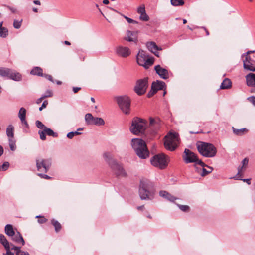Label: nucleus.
Segmentation results:
<instances>
[{
    "instance_id": "6",
    "label": "nucleus",
    "mask_w": 255,
    "mask_h": 255,
    "mask_svg": "<svg viewBox=\"0 0 255 255\" xmlns=\"http://www.w3.org/2000/svg\"><path fill=\"white\" fill-rule=\"evenodd\" d=\"M152 184L148 180L143 179L140 181L139 194L142 200L151 199L152 193L150 191Z\"/></svg>"
},
{
    "instance_id": "2",
    "label": "nucleus",
    "mask_w": 255,
    "mask_h": 255,
    "mask_svg": "<svg viewBox=\"0 0 255 255\" xmlns=\"http://www.w3.org/2000/svg\"><path fill=\"white\" fill-rule=\"evenodd\" d=\"M105 160L109 164L113 172L117 176L126 177L127 174L123 166L112 158L110 153L106 152L103 154Z\"/></svg>"
},
{
    "instance_id": "7",
    "label": "nucleus",
    "mask_w": 255,
    "mask_h": 255,
    "mask_svg": "<svg viewBox=\"0 0 255 255\" xmlns=\"http://www.w3.org/2000/svg\"><path fill=\"white\" fill-rule=\"evenodd\" d=\"M179 144V134L177 133L170 132L165 137V147L170 151H174Z\"/></svg>"
},
{
    "instance_id": "14",
    "label": "nucleus",
    "mask_w": 255,
    "mask_h": 255,
    "mask_svg": "<svg viewBox=\"0 0 255 255\" xmlns=\"http://www.w3.org/2000/svg\"><path fill=\"white\" fill-rule=\"evenodd\" d=\"M147 87V79H140L137 81L134 91L137 95H142L145 93Z\"/></svg>"
},
{
    "instance_id": "52",
    "label": "nucleus",
    "mask_w": 255,
    "mask_h": 255,
    "mask_svg": "<svg viewBox=\"0 0 255 255\" xmlns=\"http://www.w3.org/2000/svg\"><path fill=\"white\" fill-rule=\"evenodd\" d=\"M43 77H44L46 79H48L49 81H51L52 82H54V80H53V77H52V76L51 75H48V74H43Z\"/></svg>"
},
{
    "instance_id": "16",
    "label": "nucleus",
    "mask_w": 255,
    "mask_h": 255,
    "mask_svg": "<svg viewBox=\"0 0 255 255\" xmlns=\"http://www.w3.org/2000/svg\"><path fill=\"white\" fill-rule=\"evenodd\" d=\"M116 54L122 57H127L131 54L129 48L128 47L119 46L116 49Z\"/></svg>"
},
{
    "instance_id": "39",
    "label": "nucleus",
    "mask_w": 255,
    "mask_h": 255,
    "mask_svg": "<svg viewBox=\"0 0 255 255\" xmlns=\"http://www.w3.org/2000/svg\"><path fill=\"white\" fill-rule=\"evenodd\" d=\"M80 128H78L77 131L75 132H70L67 135V137L69 139H72L75 135H78L80 134Z\"/></svg>"
},
{
    "instance_id": "8",
    "label": "nucleus",
    "mask_w": 255,
    "mask_h": 255,
    "mask_svg": "<svg viewBox=\"0 0 255 255\" xmlns=\"http://www.w3.org/2000/svg\"><path fill=\"white\" fill-rule=\"evenodd\" d=\"M255 51H249L243 55V66L245 69L255 71Z\"/></svg>"
},
{
    "instance_id": "30",
    "label": "nucleus",
    "mask_w": 255,
    "mask_h": 255,
    "mask_svg": "<svg viewBox=\"0 0 255 255\" xmlns=\"http://www.w3.org/2000/svg\"><path fill=\"white\" fill-rule=\"evenodd\" d=\"M0 243L4 246L5 250L10 249L9 243L3 234H0Z\"/></svg>"
},
{
    "instance_id": "60",
    "label": "nucleus",
    "mask_w": 255,
    "mask_h": 255,
    "mask_svg": "<svg viewBox=\"0 0 255 255\" xmlns=\"http://www.w3.org/2000/svg\"><path fill=\"white\" fill-rule=\"evenodd\" d=\"M3 148L2 146L0 145V157L3 154Z\"/></svg>"
},
{
    "instance_id": "59",
    "label": "nucleus",
    "mask_w": 255,
    "mask_h": 255,
    "mask_svg": "<svg viewBox=\"0 0 255 255\" xmlns=\"http://www.w3.org/2000/svg\"><path fill=\"white\" fill-rule=\"evenodd\" d=\"M73 90L75 93H76L80 90V88L79 87H73Z\"/></svg>"
},
{
    "instance_id": "5",
    "label": "nucleus",
    "mask_w": 255,
    "mask_h": 255,
    "mask_svg": "<svg viewBox=\"0 0 255 255\" xmlns=\"http://www.w3.org/2000/svg\"><path fill=\"white\" fill-rule=\"evenodd\" d=\"M196 145L199 152L203 156L213 157L216 154V148L211 143L200 141L197 143Z\"/></svg>"
},
{
    "instance_id": "25",
    "label": "nucleus",
    "mask_w": 255,
    "mask_h": 255,
    "mask_svg": "<svg viewBox=\"0 0 255 255\" xmlns=\"http://www.w3.org/2000/svg\"><path fill=\"white\" fill-rule=\"evenodd\" d=\"M160 125V120L158 118H149V127L157 129L159 128Z\"/></svg>"
},
{
    "instance_id": "26",
    "label": "nucleus",
    "mask_w": 255,
    "mask_h": 255,
    "mask_svg": "<svg viewBox=\"0 0 255 255\" xmlns=\"http://www.w3.org/2000/svg\"><path fill=\"white\" fill-rule=\"evenodd\" d=\"M8 78L14 81H19L21 80V75L17 72L14 71L10 69L9 74H8Z\"/></svg>"
},
{
    "instance_id": "57",
    "label": "nucleus",
    "mask_w": 255,
    "mask_h": 255,
    "mask_svg": "<svg viewBox=\"0 0 255 255\" xmlns=\"http://www.w3.org/2000/svg\"><path fill=\"white\" fill-rule=\"evenodd\" d=\"M155 93H156V91H154V90H152V89H151V90L149 92V93H148V97H151L152 95H153Z\"/></svg>"
},
{
    "instance_id": "17",
    "label": "nucleus",
    "mask_w": 255,
    "mask_h": 255,
    "mask_svg": "<svg viewBox=\"0 0 255 255\" xmlns=\"http://www.w3.org/2000/svg\"><path fill=\"white\" fill-rule=\"evenodd\" d=\"M137 34L138 32L137 31L128 30L124 39L128 42H133L135 43H137L138 42Z\"/></svg>"
},
{
    "instance_id": "64",
    "label": "nucleus",
    "mask_w": 255,
    "mask_h": 255,
    "mask_svg": "<svg viewBox=\"0 0 255 255\" xmlns=\"http://www.w3.org/2000/svg\"><path fill=\"white\" fill-rule=\"evenodd\" d=\"M103 3L104 4H108L109 3V1L108 0H104L103 1Z\"/></svg>"
},
{
    "instance_id": "33",
    "label": "nucleus",
    "mask_w": 255,
    "mask_h": 255,
    "mask_svg": "<svg viewBox=\"0 0 255 255\" xmlns=\"http://www.w3.org/2000/svg\"><path fill=\"white\" fill-rule=\"evenodd\" d=\"M5 233L9 236H13L15 232L14 231L13 227L10 224H7L5 227Z\"/></svg>"
},
{
    "instance_id": "37",
    "label": "nucleus",
    "mask_w": 255,
    "mask_h": 255,
    "mask_svg": "<svg viewBox=\"0 0 255 255\" xmlns=\"http://www.w3.org/2000/svg\"><path fill=\"white\" fill-rule=\"evenodd\" d=\"M171 4L174 6H180L184 4L183 0H171Z\"/></svg>"
},
{
    "instance_id": "47",
    "label": "nucleus",
    "mask_w": 255,
    "mask_h": 255,
    "mask_svg": "<svg viewBox=\"0 0 255 255\" xmlns=\"http://www.w3.org/2000/svg\"><path fill=\"white\" fill-rule=\"evenodd\" d=\"M37 218H39V219L38 220V222L40 224L45 223L47 221V219H46L43 216H37Z\"/></svg>"
},
{
    "instance_id": "27",
    "label": "nucleus",
    "mask_w": 255,
    "mask_h": 255,
    "mask_svg": "<svg viewBox=\"0 0 255 255\" xmlns=\"http://www.w3.org/2000/svg\"><path fill=\"white\" fill-rule=\"evenodd\" d=\"M159 194L160 196L163 197L172 202H174L175 200L177 199V198L174 197V196H173L172 195H171V194H170L169 193L165 191H160Z\"/></svg>"
},
{
    "instance_id": "32",
    "label": "nucleus",
    "mask_w": 255,
    "mask_h": 255,
    "mask_svg": "<svg viewBox=\"0 0 255 255\" xmlns=\"http://www.w3.org/2000/svg\"><path fill=\"white\" fill-rule=\"evenodd\" d=\"M51 223L54 226L56 232L58 233L61 230L62 226L58 221L52 219L51 220Z\"/></svg>"
},
{
    "instance_id": "22",
    "label": "nucleus",
    "mask_w": 255,
    "mask_h": 255,
    "mask_svg": "<svg viewBox=\"0 0 255 255\" xmlns=\"http://www.w3.org/2000/svg\"><path fill=\"white\" fill-rule=\"evenodd\" d=\"M165 86V84L163 81H157L152 84V89L157 92V91L163 90Z\"/></svg>"
},
{
    "instance_id": "31",
    "label": "nucleus",
    "mask_w": 255,
    "mask_h": 255,
    "mask_svg": "<svg viewBox=\"0 0 255 255\" xmlns=\"http://www.w3.org/2000/svg\"><path fill=\"white\" fill-rule=\"evenodd\" d=\"M3 22H0V37L6 38L8 34V29L2 26Z\"/></svg>"
},
{
    "instance_id": "19",
    "label": "nucleus",
    "mask_w": 255,
    "mask_h": 255,
    "mask_svg": "<svg viewBox=\"0 0 255 255\" xmlns=\"http://www.w3.org/2000/svg\"><path fill=\"white\" fill-rule=\"evenodd\" d=\"M26 109L22 107L19 110L18 117L21 120L22 126L25 128H29V125L26 120Z\"/></svg>"
},
{
    "instance_id": "11",
    "label": "nucleus",
    "mask_w": 255,
    "mask_h": 255,
    "mask_svg": "<svg viewBox=\"0 0 255 255\" xmlns=\"http://www.w3.org/2000/svg\"><path fill=\"white\" fill-rule=\"evenodd\" d=\"M136 61L140 66L144 67L145 69L148 68L154 63V59L148 58L146 52L142 50L139 51L136 56Z\"/></svg>"
},
{
    "instance_id": "41",
    "label": "nucleus",
    "mask_w": 255,
    "mask_h": 255,
    "mask_svg": "<svg viewBox=\"0 0 255 255\" xmlns=\"http://www.w3.org/2000/svg\"><path fill=\"white\" fill-rule=\"evenodd\" d=\"M208 168V170H207L205 168H203V172L202 173H201V175L202 176H204L206 175H207L208 174L211 173L212 170H213V168L211 167H209V166H207Z\"/></svg>"
},
{
    "instance_id": "46",
    "label": "nucleus",
    "mask_w": 255,
    "mask_h": 255,
    "mask_svg": "<svg viewBox=\"0 0 255 255\" xmlns=\"http://www.w3.org/2000/svg\"><path fill=\"white\" fill-rule=\"evenodd\" d=\"M179 208L180 210H181L183 211H188L189 210V207L187 205H178Z\"/></svg>"
},
{
    "instance_id": "51",
    "label": "nucleus",
    "mask_w": 255,
    "mask_h": 255,
    "mask_svg": "<svg viewBox=\"0 0 255 255\" xmlns=\"http://www.w3.org/2000/svg\"><path fill=\"white\" fill-rule=\"evenodd\" d=\"M248 100L255 106V97L254 96L249 97Z\"/></svg>"
},
{
    "instance_id": "42",
    "label": "nucleus",
    "mask_w": 255,
    "mask_h": 255,
    "mask_svg": "<svg viewBox=\"0 0 255 255\" xmlns=\"http://www.w3.org/2000/svg\"><path fill=\"white\" fill-rule=\"evenodd\" d=\"M9 167V163L8 162H4L2 166H0V171H6Z\"/></svg>"
},
{
    "instance_id": "43",
    "label": "nucleus",
    "mask_w": 255,
    "mask_h": 255,
    "mask_svg": "<svg viewBox=\"0 0 255 255\" xmlns=\"http://www.w3.org/2000/svg\"><path fill=\"white\" fill-rule=\"evenodd\" d=\"M22 23V20L20 21H18L17 20H14L13 22V26L16 29H18L21 27Z\"/></svg>"
},
{
    "instance_id": "55",
    "label": "nucleus",
    "mask_w": 255,
    "mask_h": 255,
    "mask_svg": "<svg viewBox=\"0 0 255 255\" xmlns=\"http://www.w3.org/2000/svg\"><path fill=\"white\" fill-rule=\"evenodd\" d=\"M6 253H4L3 255H14V254L10 251V249H6Z\"/></svg>"
},
{
    "instance_id": "35",
    "label": "nucleus",
    "mask_w": 255,
    "mask_h": 255,
    "mask_svg": "<svg viewBox=\"0 0 255 255\" xmlns=\"http://www.w3.org/2000/svg\"><path fill=\"white\" fill-rule=\"evenodd\" d=\"M232 128L234 133L238 136L243 135L245 133L247 132L248 131V130L246 128H243L241 129H236L234 127H233Z\"/></svg>"
},
{
    "instance_id": "50",
    "label": "nucleus",
    "mask_w": 255,
    "mask_h": 255,
    "mask_svg": "<svg viewBox=\"0 0 255 255\" xmlns=\"http://www.w3.org/2000/svg\"><path fill=\"white\" fill-rule=\"evenodd\" d=\"M124 17L129 23H137L136 21L127 17L126 16H124Z\"/></svg>"
},
{
    "instance_id": "38",
    "label": "nucleus",
    "mask_w": 255,
    "mask_h": 255,
    "mask_svg": "<svg viewBox=\"0 0 255 255\" xmlns=\"http://www.w3.org/2000/svg\"><path fill=\"white\" fill-rule=\"evenodd\" d=\"M9 145L11 150L14 151L16 149V146L15 144V140L14 138H10L8 139Z\"/></svg>"
},
{
    "instance_id": "10",
    "label": "nucleus",
    "mask_w": 255,
    "mask_h": 255,
    "mask_svg": "<svg viewBox=\"0 0 255 255\" xmlns=\"http://www.w3.org/2000/svg\"><path fill=\"white\" fill-rule=\"evenodd\" d=\"M151 164L160 169H164L168 165V157L164 154H159L154 156L150 160Z\"/></svg>"
},
{
    "instance_id": "34",
    "label": "nucleus",
    "mask_w": 255,
    "mask_h": 255,
    "mask_svg": "<svg viewBox=\"0 0 255 255\" xmlns=\"http://www.w3.org/2000/svg\"><path fill=\"white\" fill-rule=\"evenodd\" d=\"M6 134L9 139L14 138V127L11 125L7 127Z\"/></svg>"
},
{
    "instance_id": "45",
    "label": "nucleus",
    "mask_w": 255,
    "mask_h": 255,
    "mask_svg": "<svg viewBox=\"0 0 255 255\" xmlns=\"http://www.w3.org/2000/svg\"><path fill=\"white\" fill-rule=\"evenodd\" d=\"M5 7L9 9L12 13H16L17 12V8L14 7L9 5H5Z\"/></svg>"
},
{
    "instance_id": "4",
    "label": "nucleus",
    "mask_w": 255,
    "mask_h": 255,
    "mask_svg": "<svg viewBox=\"0 0 255 255\" xmlns=\"http://www.w3.org/2000/svg\"><path fill=\"white\" fill-rule=\"evenodd\" d=\"M147 127V121L146 120L135 117L132 121L130 130L133 134L138 135L144 133Z\"/></svg>"
},
{
    "instance_id": "15",
    "label": "nucleus",
    "mask_w": 255,
    "mask_h": 255,
    "mask_svg": "<svg viewBox=\"0 0 255 255\" xmlns=\"http://www.w3.org/2000/svg\"><path fill=\"white\" fill-rule=\"evenodd\" d=\"M85 119L89 125H103L105 123L103 119L98 117H94L91 114H87Z\"/></svg>"
},
{
    "instance_id": "21",
    "label": "nucleus",
    "mask_w": 255,
    "mask_h": 255,
    "mask_svg": "<svg viewBox=\"0 0 255 255\" xmlns=\"http://www.w3.org/2000/svg\"><path fill=\"white\" fill-rule=\"evenodd\" d=\"M246 79L248 86L255 87V74L249 73L246 76Z\"/></svg>"
},
{
    "instance_id": "18",
    "label": "nucleus",
    "mask_w": 255,
    "mask_h": 255,
    "mask_svg": "<svg viewBox=\"0 0 255 255\" xmlns=\"http://www.w3.org/2000/svg\"><path fill=\"white\" fill-rule=\"evenodd\" d=\"M249 162V159L247 158H244L242 161V166L238 168V173L233 178L236 180L239 179V177L242 176V173L246 170Z\"/></svg>"
},
{
    "instance_id": "63",
    "label": "nucleus",
    "mask_w": 255,
    "mask_h": 255,
    "mask_svg": "<svg viewBox=\"0 0 255 255\" xmlns=\"http://www.w3.org/2000/svg\"><path fill=\"white\" fill-rule=\"evenodd\" d=\"M144 206L142 205V206L137 207V209L138 210H143L144 209Z\"/></svg>"
},
{
    "instance_id": "53",
    "label": "nucleus",
    "mask_w": 255,
    "mask_h": 255,
    "mask_svg": "<svg viewBox=\"0 0 255 255\" xmlns=\"http://www.w3.org/2000/svg\"><path fill=\"white\" fill-rule=\"evenodd\" d=\"M16 255H29L28 253L24 251H18L16 253Z\"/></svg>"
},
{
    "instance_id": "49",
    "label": "nucleus",
    "mask_w": 255,
    "mask_h": 255,
    "mask_svg": "<svg viewBox=\"0 0 255 255\" xmlns=\"http://www.w3.org/2000/svg\"><path fill=\"white\" fill-rule=\"evenodd\" d=\"M48 105V101L45 100L43 103L42 106L39 108V111H42L43 109L45 108Z\"/></svg>"
},
{
    "instance_id": "12",
    "label": "nucleus",
    "mask_w": 255,
    "mask_h": 255,
    "mask_svg": "<svg viewBox=\"0 0 255 255\" xmlns=\"http://www.w3.org/2000/svg\"><path fill=\"white\" fill-rule=\"evenodd\" d=\"M117 102L122 111L126 114H128L130 111V100L127 96L117 97Z\"/></svg>"
},
{
    "instance_id": "56",
    "label": "nucleus",
    "mask_w": 255,
    "mask_h": 255,
    "mask_svg": "<svg viewBox=\"0 0 255 255\" xmlns=\"http://www.w3.org/2000/svg\"><path fill=\"white\" fill-rule=\"evenodd\" d=\"M44 99H45L44 98V96H43V95H42V96L38 98V99H37L36 101V103L38 104H40Z\"/></svg>"
},
{
    "instance_id": "13",
    "label": "nucleus",
    "mask_w": 255,
    "mask_h": 255,
    "mask_svg": "<svg viewBox=\"0 0 255 255\" xmlns=\"http://www.w3.org/2000/svg\"><path fill=\"white\" fill-rule=\"evenodd\" d=\"M183 159L186 163H195L200 165L203 167L205 166V164L201 160L197 158L196 154L188 149H185L184 150Z\"/></svg>"
},
{
    "instance_id": "23",
    "label": "nucleus",
    "mask_w": 255,
    "mask_h": 255,
    "mask_svg": "<svg viewBox=\"0 0 255 255\" xmlns=\"http://www.w3.org/2000/svg\"><path fill=\"white\" fill-rule=\"evenodd\" d=\"M146 46L149 51L153 53L157 56L159 57V55H158V52L157 51L159 50V49L155 42H148L146 44ZM160 50H161V49H160Z\"/></svg>"
},
{
    "instance_id": "9",
    "label": "nucleus",
    "mask_w": 255,
    "mask_h": 255,
    "mask_svg": "<svg viewBox=\"0 0 255 255\" xmlns=\"http://www.w3.org/2000/svg\"><path fill=\"white\" fill-rule=\"evenodd\" d=\"M35 124L38 128L43 129L38 131V134L41 140L43 141L45 140L46 139V135L53 137H58L57 133L54 132L51 128L46 127L41 121L37 120L36 121Z\"/></svg>"
},
{
    "instance_id": "54",
    "label": "nucleus",
    "mask_w": 255,
    "mask_h": 255,
    "mask_svg": "<svg viewBox=\"0 0 255 255\" xmlns=\"http://www.w3.org/2000/svg\"><path fill=\"white\" fill-rule=\"evenodd\" d=\"M12 247L11 249L16 251V252H18V251H22L20 250L21 247H17V246H15L14 245H12Z\"/></svg>"
},
{
    "instance_id": "29",
    "label": "nucleus",
    "mask_w": 255,
    "mask_h": 255,
    "mask_svg": "<svg viewBox=\"0 0 255 255\" xmlns=\"http://www.w3.org/2000/svg\"><path fill=\"white\" fill-rule=\"evenodd\" d=\"M232 86V82L231 80L228 78H226L221 83L220 88L222 89H229Z\"/></svg>"
},
{
    "instance_id": "44",
    "label": "nucleus",
    "mask_w": 255,
    "mask_h": 255,
    "mask_svg": "<svg viewBox=\"0 0 255 255\" xmlns=\"http://www.w3.org/2000/svg\"><path fill=\"white\" fill-rule=\"evenodd\" d=\"M43 96H44L45 98H48V97H51L53 96V94L51 90H47L45 93L42 95Z\"/></svg>"
},
{
    "instance_id": "61",
    "label": "nucleus",
    "mask_w": 255,
    "mask_h": 255,
    "mask_svg": "<svg viewBox=\"0 0 255 255\" xmlns=\"http://www.w3.org/2000/svg\"><path fill=\"white\" fill-rule=\"evenodd\" d=\"M201 28H203L205 31L206 35L208 36L209 35L208 30L205 27H202Z\"/></svg>"
},
{
    "instance_id": "24",
    "label": "nucleus",
    "mask_w": 255,
    "mask_h": 255,
    "mask_svg": "<svg viewBox=\"0 0 255 255\" xmlns=\"http://www.w3.org/2000/svg\"><path fill=\"white\" fill-rule=\"evenodd\" d=\"M12 239L13 241L15 242L17 244L23 246L25 244V241L21 235V234L17 232V233H14L13 236H11Z\"/></svg>"
},
{
    "instance_id": "58",
    "label": "nucleus",
    "mask_w": 255,
    "mask_h": 255,
    "mask_svg": "<svg viewBox=\"0 0 255 255\" xmlns=\"http://www.w3.org/2000/svg\"><path fill=\"white\" fill-rule=\"evenodd\" d=\"M239 180H243L244 182H246L248 185H250L251 184V179H240L239 178Z\"/></svg>"
},
{
    "instance_id": "1",
    "label": "nucleus",
    "mask_w": 255,
    "mask_h": 255,
    "mask_svg": "<svg viewBox=\"0 0 255 255\" xmlns=\"http://www.w3.org/2000/svg\"><path fill=\"white\" fill-rule=\"evenodd\" d=\"M131 145L136 154L142 159L149 156V152L145 141L139 138H134L131 140Z\"/></svg>"
},
{
    "instance_id": "48",
    "label": "nucleus",
    "mask_w": 255,
    "mask_h": 255,
    "mask_svg": "<svg viewBox=\"0 0 255 255\" xmlns=\"http://www.w3.org/2000/svg\"><path fill=\"white\" fill-rule=\"evenodd\" d=\"M145 11V7L144 5H141V6H139V7H138V8H137V12L139 14L144 13Z\"/></svg>"
},
{
    "instance_id": "20",
    "label": "nucleus",
    "mask_w": 255,
    "mask_h": 255,
    "mask_svg": "<svg viewBox=\"0 0 255 255\" xmlns=\"http://www.w3.org/2000/svg\"><path fill=\"white\" fill-rule=\"evenodd\" d=\"M154 69L156 71V72L161 78L164 79H167L168 78L169 72L167 69L162 68L159 65L155 66Z\"/></svg>"
},
{
    "instance_id": "28",
    "label": "nucleus",
    "mask_w": 255,
    "mask_h": 255,
    "mask_svg": "<svg viewBox=\"0 0 255 255\" xmlns=\"http://www.w3.org/2000/svg\"><path fill=\"white\" fill-rule=\"evenodd\" d=\"M31 74L33 75H37L38 76L43 77V69L40 67H34L31 70Z\"/></svg>"
},
{
    "instance_id": "3",
    "label": "nucleus",
    "mask_w": 255,
    "mask_h": 255,
    "mask_svg": "<svg viewBox=\"0 0 255 255\" xmlns=\"http://www.w3.org/2000/svg\"><path fill=\"white\" fill-rule=\"evenodd\" d=\"M37 170L39 172L37 175L41 178L50 179L51 177L45 174L50 168L51 161L50 159H37L36 160Z\"/></svg>"
},
{
    "instance_id": "36",
    "label": "nucleus",
    "mask_w": 255,
    "mask_h": 255,
    "mask_svg": "<svg viewBox=\"0 0 255 255\" xmlns=\"http://www.w3.org/2000/svg\"><path fill=\"white\" fill-rule=\"evenodd\" d=\"M10 72V69H9V68H0V76H2V77H8V74H9Z\"/></svg>"
},
{
    "instance_id": "62",
    "label": "nucleus",
    "mask_w": 255,
    "mask_h": 255,
    "mask_svg": "<svg viewBox=\"0 0 255 255\" xmlns=\"http://www.w3.org/2000/svg\"><path fill=\"white\" fill-rule=\"evenodd\" d=\"M33 3L36 5H40L41 4L40 1L39 0H34Z\"/></svg>"
},
{
    "instance_id": "40",
    "label": "nucleus",
    "mask_w": 255,
    "mask_h": 255,
    "mask_svg": "<svg viewBox=\"0 0 255 255\" xmlns=\"http://www.w3.org/2000/svg\"><path fill=\"white\" fill-rule=\"evenodd\" d=\"M140 17L139 18L141 20L144 21H147L149 20V16L147 15V14L146 13V12L145 11L144 13L140 14Z\"/></svg>"
}]
</instances>
